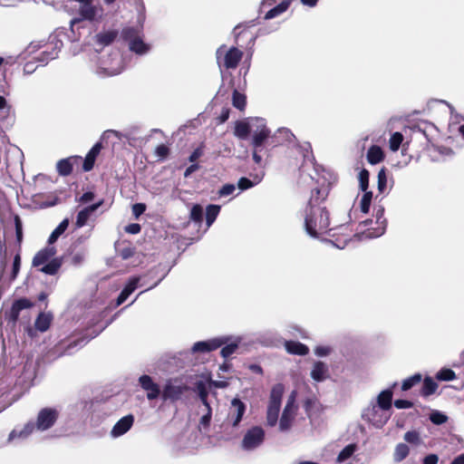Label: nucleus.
Returning a JSON list of instances; mask_svg holds the SVG:
<instances>
[{"label":"nucleus","mask_w":464,"mask_h":464,"mask_svg":"<svg viewBox=\"0 0 464 464\" xmlns=\"http://www.w3.org/2000/svg\"><path fill=\"white\" fill-rule=\"evenodd\" d=\"M329 188L326 186L315 188L311 191V197L304 208V229L308 236L320 238L332 229L330 227V214L322 204L326 200Z\"/></svg>","instance_id":"nucleus-1"},{"label":"nucleus","mask_w":464,"mask_h":464,"mask_svg":"<svg viewBox=\"0 0 464 464\" xmlns=\"http://www.w3.org/2000/svg\"><path fill=\"white\" fill-rule=\"evenodd\" d=\"M58 416L59 412L56 409L44 408L39 411L35 423L29 421L22 429L13 430L9 434L8 440L9 441H14L16 439H26L34 429L42 431L47 430L53 426Z\"/></svg>","instance_id":"nucleus-2"},{"label":"nucleus","mask_w":464,"mask_h":464,"mask_svg":"<svg viewBox=\"0 0 464 464\" xmlns=\"http://www.w3.org/2000/svg\"><path fill=\"white\" fill-rule=\"evenodd\" d=\"M93 0L81 3L77 10V16L70 21V28L72 34V41H78L81 34L76 32L84 28V21L99 22L103 16V8L101 5H93Z\"/></svg>","instance_id":"nucleus-3"},{"label":"nucleus","mask_w":464,"mask_h":464,"mask_svg":"<svg viewBox=\"0 0 464 464\" xmlns=\"http://www.w3.org/2000/svg\"><path fill=\"white\" fill-rule=\"evenodd\" d=\"M384 208L380 207L375 208L376 220L366 219L360 223L361 231L354 234L353 237L362 241L364 239H372L382 236L386 230V219L383 218Z\"/></svg>","instance_id":"nucleus-4"},{"label":"nucleus","mask_w":464,"mask_h":464,"mask_svg":"<svg viewBox=\"0 0 464 464\" xmlns=\"http://www.w3.org/2000/svg\"><path fill=\"white\" fill-rule=\"evenodd\" d=\"M66 37V34L63 31H57L49 37V42L44 46V51L41 53L34 57V60L41 66L46 65L50 61L54 60L58 57V53L63 46V38Z\"/></svg>","instance_id":"nucleus-5"},{"label":"nucleus","mask_w":464,"mask_h":464,"mask_svg":"<svg viewBox=\"0 0 464 464\" xmlns=\"http://www.w3.org/2000/svg\"><path fill=\"white\" fill-rule=\"evenodd\" d=\"M284 391L285 387L282 383H276L271 389L266 411V421L270 427L277 423Z\"/></svg>","instance_id":"nucleus-6"},{"label":"nucleus","mask_w":464,"mask_h":464,"mask_svg":"<svg viewBox=\"0 0 464 464\" xmlns=\"http://www.w3.org/2000/svg\"><path fill=\"white\" fill-rule=\"evenodd\" d=\"M121 37L129 43V49L139 55L146 54L150 50V44L143 42L141 30L139 28H123Z\"/></svg>","instance_id":"nucleus-7"},{"label":"nucleus","mask_w":464,"mask_h":464,"mask_svg":"<svg viewBox=\"0 0 464 464\" xmlns=\"http://www.w3.org/2000/svg\"><path fill=\"white\" fill-rule=\"evenodd\" d=\"M216 56L220 68L236 69L243 57V52L235 46L227 50L226 45L223 44L218 48Z\"/></svg>","instance_id":"nucleus-8"},{"label":"nucleus","mask_w":464,"mask_h":464,"mask_svg":"<svg viewBox=\"0 0 464 464\" xmlns=\"http://www.w3.org/2000/svg\"><path fill=\"white\" fill-rule=\"evenodd\" d=\"M391 416V411L375 405L374 402H371L362 414L363 420L378 429L382 428L390 420Z\"/></svg>","instance_id":"nucleus-9"},{"label":"nucleus","mask_w":464,"mask_h":464,"mask_svg":"<svg viewBox=\"0 0 464 464\" xmlns=\"http://www.w3.org/2000/svg\"><path fill=\"white\" fill-rule=\"evenodd\" d=\"M256 122V127L252 130V140L251 145L253 148L262 149L264 150V146L266 143L271 145V131L266 127V120L263 118H259L255 120Z\"/></svg>","instance_id":"nucleus-10"},{"label":"nucleus","mask_w":464,"mask_h":464,"mask_svg":"<svg viewBox=\"0 0 464 464\" xmlns=\"http://www.w3.org/2000/svg\"><path fill=\"white\" fill-rule=\"evenodd\" d=\"M246 411V403L238 398H234L230 402L225 425L233 429L238 428Z\"/></svg>","instance_id":"nucleus-11"},{"label":"nucleus","mask_w":464,"mask_h":464,"mask_svg":"<svg viewBox=\"0 0 464 464\" xmlns=\"http://www.w3.org/2000/svg\"><path fill=\"white\" fill-rule=\"evenodd\" d=\"M124 70L123 59L120 53L114 52L111 54V63L102 62L96 72L100 76H113L120 74Z\"/></svg>","instance_id":"nucleus-12"},{"label":"nucleus","mask_w":464,"mask_h":464,"mask_svg":"<svg viewBox=\"0 0 464 464\" xmlns=\"http://www.w3.org/2000/svg\"><path fill=\"white\" fill-rule=\"evenodd\" d=\"M295 400L296 392L293 391L291 394L288 396L286 404L285 406L279 421V429L281 431L287 430L292 425L296 411Z\"/></svg>","instance_id":"nucleus-13"},{"label":"nucleus","mask_w":464,"mask_h":464,"mask_svg":"<svg viewBox=\"0 0 464 464\" xmlns=\"http://www.w3.org/2000/svg\"><path fill=\"white\" fill-rule=\"evenodd\" d=\"M265 440V430L255 426L247 430L242 440V448L245 450H252L259 447Z\"/></svg>","instance_id":"nucleus-14"},{"label":"nucleus","mask_w":464,"mask_h":464,"mask_svg":"<svg viewBox=\"0 0 464 464\" xmlns=\"http://www.w3.org/2000/svg\"><path fill=\"white\" fill-rule=\"evenodd\" d=\"M227 342H228V337L225 336L197 342L193 344L191 350L192 353H208L222 347Z\"/></svg>","instance_id":"nucleus-15"},{"label":"nucleus","mask_w":464,"mask_h":464,"mask_svg":"<svg viewBox=\"0 0 464 464\" xmlns=\"http://www.w3.org/2000/svg\"><path fill=\"white\" fill-rule=\"evenodd\" d=\"M32 306V303L26 298H20L15 300L10 310L5 313V318L9 323L15 324L19 318L20 313L22 310L30 308Z\"/></svg>","instance_id":"nucleus-16"},{"label":"nucleus","mask_w":464,"mask_h":464,"mask_svg":"<svg viewBox=\"0 0 464 464\" xmlns=\"http://www.w3.org/2000/svg\"><path fill=\"white\" fill-rule=\"evenodd\" d=\"M103 204V199L92 204L88 207H85L82 210H80L76 216V221L74 223V229H79L86 225H88V221L91 218L93 212H95Z\"/></svg>","instance_id":"nucleus-17"},{"label":"nucleus","mask_w":464,"mask_h":464,"mask_svg":"<svg viewBox=\"0 0 464 464\" xmlns=\"http://www.w3.org/2000/svg\"><path fill=\"white\" fill-rule=\"evenodd\" d=\"M140 387L147 392V398L149 400H155L160 394V386L155 383L152 378L149 375H141L139 379Z\"/></svg>","instance_id":"nucleus-18"},{"label":"nucleus","mask_w":464,"mask_h":464,"mask_svg":"<svg viewBox=\"0 0 464 464\" xmlns=\"http://www.w3.org/2000/svg\"><path fill=\"white\" fill-rule=\"evenodd\" d=\"M134 423V417L132 414H128L120 419L111 430V435L113 438H118L124 435L130 430Z\"/></svg>","instance_id":"nucleus-19"},{"label":"nucleus","mask_w":464,"mask_h":464,"mask_svg":"<svg viewBox=\"0 0 464 464\" xmlns=\"http://www.w3.org/2000/svg\"><path fill=\"white\" fill-rule=\"evenodd\" d=\"M258 118H250L246 121H237L235 126L234 134L240 140H246L252 133L256 122L255 120Z\"/></svg>","instance_id":"nucleus-20"},{"label":"nucleus","mask_w":464,"mask_h":464,"mask_svg":"<svg viewBox=\"0 0 464 464\" xmlns=\"http://www.w3.org/2000/svg\"><path fill=\"white\" fill-rule=\"evenodd\" d=\"M186 389L187 387L184 385L174 384L171 381H169L164 386L162 397L164 400H179Z\"/></svg>","instance_id":"nucleus-21"},{"label":"nucleus","mask_w":464,"mask_h":464,"mask_svg":"<svg viewBox=\"0 0 464 464\" xmlns=\"http://www.w3.org/2000/svg\"><path fill=\"white\" fill-rule=\"evenodd\" d=\"M55 254L56 248L53 246L48 244L46 247L38 251L34 256L33 266L37 267L44 265L45 263H48L51 258L53 259Z\"/></svg>","instance_id":"nucleus-22"},{"label":"nucleus","mask_w":464,"mask_h":464,"mask_svg":"<svg viewBox=\"0 0 464 464\" xmlns=\"http://www.w3.org/2000/svg\"><path fill=\"white\" fill-rule=\"evenodd\" d=\"M85 250L82 249L79 251H74L73 246H72L67 253L63 254L62 256L64 258V264H69L70 266H79L82 264L85 258Z\"/></svg>","instance_id":"nucleus-23"},{"label":"nucleus","mask_w":464,"mask_h":464,"mask_svg":"<svg viewBox=\"0 0 464 464\" xmlns=\"http://www.w3.org/2000/svg\"><path fill=\"white\" fill-rule=\"evenodd\" d=\"M140 281V276H132L129 279L127 285L117 298V305H121L127 300V298L138 288Z\"/></svg>","instance_id":"nucleus-24"},{"label":"nucleus","mask_w":464,"mask_h":464,"mask_svg":"<svg viewBox=\"0 0 464 464\" xmlns=\"http://www.w3.org/2000/svg\"><path fill=\"white\" fill-rule=\"evenodd\" d=\"M14 121V110L4 96L0 95V121L12 124Z\"/></svg>","instance_id":"nucleus-25"},{"label":"nucleus","mask_w":464,"mask_h":464,"mask_svg":"<svg viewBox=\"0 0 464 464\" xmlns=\"http://www.w3.org/2000/svg\"><path fill=\"white\" fill-rule=\"evenodd\" d=\"M311 377L315 382H323L329 377V369L326 363L315 362L311 371Z\"/></svg>","instance_id":"nucleus-26"},{"label":"nucleus","mask_w":464,"mask_h":464,"mask_svg":"<svg viewBox=\"0 0 464 464\" xmlns=\"http://www.w3.org/2000/svg\"><path fill=\"white\" fill-rule=\"evenodd\" d=\"M102 150V144L100 142L95 143L92 148L89 150L85 156L82 169L84 171H90L94 166L95 160Z\"/></svg>","instance_id":"nucleus-27"},{"label":"nucleus","mask_w":464,"mask_h":464,"mask_svg":"<svg viewBox=\"0 0 464 464\" xmlns=\"http://www.w3.org/2000/svg\"><path fill=\"white\" fill-rule=\"evenodd\" d=\"M295 136L291 132L290 130L286 128H280L271 137V145L276 147L277 145L282 144L284 141L290 142Z\"/></svg>","instance_id":"nucleus-28"},{"label":"nucleus","mask_w":464,"mask_h":464,"mask_svg":"<svg viewBox=\"0 0 464 464\" xmlns=\"http://www.w3.org/2000/svg\"><path fill=\"white\" fill-rule=\"evenodd\" d=\"M64 258L65 257H63L62 256L59 257H53L48 263L44 265L40 271L50 276L56 275L61 266L64 264Z\"/></svg>","instance_id":"nucleus-29"},{"label":"nucleus","mask_w":464,"mask_h":464,"mask_svg":"<svg viewBox=\"0 0 464 464\" xmlns=\"http://www.w3.org/2000/svg\"><path fill=\"white\" fill-rule=\"evenodd\" d=\"M375 405L391 411L392 405V388L386 389L380 392L377 396Z\"/></svg>","instance_id":"nucleus-30"},{"label":"nucleus","mask_w":464,"mask_h":464,"mask_svg":"<svg viewBox=\"0 0 464 464\" xmlns=\"http://www.w3.org/2000/svg\"><path fill=\"white\" fill-rule=\"evenodd\" d=\"M285 348L290 354L306 355L309 353V348L305 344L295 341H285Z\"/></svg>","instance_id":"nucleus-31"},{"label":"nucleus","mask_w":464,"mask_h":464,"mask_svg":"<svg viewBox=\"0 0 464 464\" xmlns=\"http://www.w3.org/2000/svg\"><path fill=\"white\" fill-rule=\"evenodd\" d=\"M118 32L115 30L102 32L96 34V43L102 46L110 45L117 37Z\"/></svg>","instance_id":"nucleus-32"},{"label":"nucleus","mask_w":464,"mask_h":464,"mask_svg":"<svg viewBox=\"0 0 464 464\" xmlns=\"http://www.w3.org/2000/svg\"><path fill=\"white\" fill-rule=\"evenodd\" d=\"M383 158V151L379 146L372 145L367 151V160L372 165L380 163Z\"/></svg>","instance_id":"nucleus-33"},{"label":"nucleus","mask_w":464,"mask_h":464,"mask_svg":"<svg viewBox=\"0 0 464 464\" xmlns=\"http://www.w3.org/2000/svg\"><path fill=\"white\" fill-rule=\"evenodd\" d=\"M52 320V314L41 313L35 320L34 326L38 331L45 332L50 327Z\"/></svg>","instance_id":"nucleus-34"},{"label":"nucleus","mask_w":464,"mask_h":464,"mask_svg":"<svg viewBox=\"0 0 464 464\" xmlns=\"http://www.w3.org/2000/svg\"><path fill=\"white\" fill-rule=\"evenodd\" d=\"M69 224V218H64L50 235L48 238V244L53 245L59 238V237L65 232V230L68 228Z\"/></svg>","instance_id":"nucleus-35"},{"label":"nucleus","mask_w":464,"mask_h":464,"mask_svg":"<svg viewBox=\"0 0 464 464\" xmlns=\"http://www.w3.org/2000/svg\"><path fill=\"white\" fill-rule=\"evenodd\" d=\"M72 162L71 158L60 160L56 164V169L61 176H68L72 172Z\"/></svg>","instance_id":"nucleus-36"},{"label":"nucleus","mask_w":464,"mask_h":464,"mask_svg":"<svg viewBox=\"0 0 464 464\" xmlns=\"http://www.w3.org/2000/svg\"><path fill=\"white\" fill-rule=\"evenodd\" d=\"M437 389H438L437 382L431 377H426L423 380L420 394L424 397H428V396L433 394Z\"/></svg>","instance_id":"nucleus-37"},{"label":"nucleus","mask_w":464,"mask_h":464,"mask_svg":"<svg viewBox=\"0 0 464 464\" xmlns=\"http://www.w3.org/2000/svg\"><path fill=\"white\" fill-rule=\"evenodd\" d=\"M289 5L290 3L288 1H283L281 2L279 5H277L276 6L271 8L266 14H265V19L266 20H269V19H273L278 15H280L281 14L285 13L288 7H289Z\"/></svg>","instance_id":"nucleus-38"},{"label":"nucleus","mask_w":464,"mask_h":464,"mask_svg":"<svg viewBox=\"0 0 464 464\" xmlns=\"http://www.w3.org/2000/svg\"><path fill=\"white\" fill-rule=\"evenodd\" d=\"M220 212V206L218 205H208L206 208V223L207 227H210L211 225L217 219L218 214Z\"/></svg>","instance_id":"nucleus-39"},{"label":"nucleus","mask_w":464,"mask_h":464,"mask_svg":"<svg viewBox=\"0 0 464 464\" xmlns=\"http://www.w3.org/2000/svg\"><path fill=\"white\" fill-rule=\"evenodd\" d=\"M356 449L357 446L353 443L347 445L340 452H338L336 461L338 463H343L348 460L353 455Z\"/></svg>","instance_id":"nucleus-40"},{"label":"nucleus","mask_w":464,"mask_h":464,"mask_svg":"<svg viewBox=\"0 0 464 464\" xmlns=\"http://www.w3.org/2000/svg\"><path fill=\"white\" fill-rule=\"evenodd\" d=\"M203 414L199 420V429L208 430L210 426L211 419H212V409L210 405L204 406L202 410Z\"/></svg>","instance_id":"nucleus-41"},{"label":"nucleus","mask_w":464,"mask_h":464,"mask_svg":"<svg viewBox=\"0 0 464 464\" xmlns=\"http://www.w3.org/2000/svg\"><path fill=\"white\" fill-rule=\"evenodd\" d=\"M239 342H240L239 340H237L230 343H227V342L225 344H223L224 346L222 347V349L220 351L221 356L224 359L229 358L237 350V348L239 346Z\"/></svg>","instance_id":"nucleus-42"},{"label":"nucleus","mask_w":464,"mask_h":464,"mask_svg":"<svg viewBox=\"0 0 464 464\" xmlns=\"http://www.w3.org/2000/svg\"><path fill=\"white\" fill-rule=\"evenodd\" d=\"M189 219L200 225L203 221V208L198 205H193L190 209Z\"/></svg>","instance_id":"nucleus-43"},{"label":"nucleus","mask_w":464,"mask_h":464,"mask_svg":"<svg viewBox=\"0 0 464 464\" xmlns=\"http://www.w3.org/2000/svg\"><path fill=\"white\" fill-rule=\"evenodd\" d=\"M422 376L420 373H415L412 376L405 379L401 383V390L406 392L411 389L416 384L421 382Z\"/></svg>","instance_id":"nucleus-44"},{"label":"nucleus","mask_w":464,"mask_h":464,"mask_svg":"<svg viewBox=\"0 0 464 464\" xmlns=\"http://www.w3.org/2000/svg\"><path fill=\"white\" fill-rule=\"evenodd\" d=\"M363 195L360 200V209L363 214H367L370 210L372 193L371 191H363Z\"/></svg>","instance_id":"nucleus-45"},{"label":"nucleus","mask_w":464,"mask_h":464,"mask_svg":"<svg viewBox=\"0 0 464 464\" xmlns=\"http://www.w3.org/2000/svg\"><path fill=\"white\" fill-rule=\"evenodd\" d=\"M436 378L440 381L449 382L455 380L457 378V374L451 369L442 368L437 372Z\"/></svg>","instance_id":"nucleus-46"},{"label":"nucleus","mask_w":464,"mask_h":464,"mask_svg":"<svg viewBox=\"0 0 464 464\" xmlns=\"http://www.w3.org/2000/svg\"><path fill=\"white\" fill-rule=\"evenodd\" d=\"M233 106L240 111H243L246 107V96L237 90H234L232 96Z\"/></svg>","instance_id":"nucleus-47"},{"label":"nucleus","mask_w":464,"mask_h":464,"mask_svg":"<svg viewBox=\"0 0 464 464\" xmlns=\"http://www.w3.org/2000/svg\"><path fill=\"white\" fill-rule=\"evenodd\" d=\"M260 180H261V179H259L257 177L255 179V180H251L246 177H243V178L239 179V180L237 182V187L241 191L246 190L248 188H253L256 184H258L260 182Z\"/></svg>","instance_id":"nucleus-48"},{"label":"nucleus","mask_w":464,"mask_h":464,"mask_svg":"<svg viewBox=\"0 0 464 464\" xmlns=\"http://www.w3.org/2000/svg\"><path fill=\"white\" fill-rule=\"evenodd\" d=\"M403 140V136L401 132H394L392 134L390 140H389V146L391 150L397 151Z\"/></svg>","instance_id":"nucleus-49"},{"label":"nucleus","mask_w":464,"mask_h":464,"mask_svg":"<svg viewBox=\"0 0 464 464\" xmlns=\"http://www.w3.org/2000/svg\"><path fill=\"white\" fill-rule=\"evenodd\" d=\"M197 390H198V397H199L203 406L210 405L208 401V392L207 387L204 384V382H198Z\"/></svg>","instance_id":"nucleus-50"},{"label":"nucleus","mask_w":464,"mask_h":464,"mask_svg":"<svg viewBox=\"0 0 464 464\" xmlns=\"http://www.w3.org/2000/svg\"><path fill=\"white\" fill-rule=\"evenodd\" d=\"M409 454V448L406 444L401 443L396 447L394 459L400 462Z\"/></svg>","instance_id":"nucleus-51"},{"label":"nucleus","mask_w":464,"mask_h":464,"mask_svg":"<svg viewBox=\"0 0 464 464\" xmlns=\"http://www.w3.org/2000/svg\"><path fill=\"white\" fill-rule=\"evenodd\" d=\"M447 420L448 417L439 411H433L430 415V420L436 425H441L445 423Z\"/></svg>","instance_id":"nucleus-52"},{"label":"nucleus","mask_w":464,"mask_h":464,"mask_svg":"<svg viewBox=\"0 0 464 464\" xmlns=\"http://www.w3.org/2000/svg\"><path fill=\"white\" fill-rule=\"evenodd\" d=\"M359 185L362 191H367L369 187V171L365 169L359 173Z\"/></svg>","instance_id":"nucleus-53"},{"label":"nucleus","mask_w":464,"mask_h":464,"mask_svg":"<svg viewBox=\"0 0 464 464\" xmlns=\"http://www.w3.org/2000/svg\"><path fill=\"white\" fill-rule=\"evenodd\" d=\"M335 455H336V451L334 450V446L328 445L327 447H325L324 449V450L322 452L321 460L325 461V462L331 461Z\"/></svg>","instance_id":"nucleus-54"},{"label":"nucleus","mask_w":464,"mask_h":464,"mask_svg":"<svg viewBox=\"0 0 464 464\" xmlns=\"http://www.w3.org/2000/svg\"><path fill=\"white\" fill-rule=\"evenodd\" d=\"M235 191H236V185L231 184V183H227V184H225L224 186H222L218 189V195L220 198L227 197V196L232 195Z\"/></svg>","instance_id":"nucleus-55"},{"label":"nucleus","mask_w":464,"mask_h":464,"mask_svg":"<svg viewBox=\"0 0 464 464\" xmlns=\"http://www.w3.org/2000/svg\"><path fill=\"white\" fill-rule=\"evenodd\" d=\"M387 186V176L385 169L382 168L378 173V189L381 193L384 191Z\"/></svg>","instance_id":"nucleus-56"},{"label":"nucleus","mask_w":464,"mask_h":464,"mask_svg":"<svg viewBox=\"0 0 464 464\" xmlns=\"http://www.w3.org/2000/svg\"><path fill=\"white\" fill-rule=\"evenodd\" d=\"M453 367L459 369L458 376L464 379V350L459 354V358L453 363Z\"/></svg>","instance_id":"nucleus-57"},{"label":"nucleus","mask_w":464,"mask_h":464,"mask_svg":"<svg viewBox=\"0 0 464 464\" xmlns=\"http://www.w3.org/2000/svg\"><path fill=\"white\" fill-rule=\"evenodd\" d=\"M20 266H21V257H20L19 254H16L14 256V261H13V269H12V275H11L12 280L16 278V276L19 273V270H20Z\"/></svg>","instance_id":"nucleus-58"},{"label":"nucleus","mask_w":464,"mask_h":464,"mask_svg":"<svg viewBox=\"0 0 464 464\" xmlns=\"http://www.w3.org/2000/svg\"><path fill=\"white\" fill-rule=\"evenodd\" d=\"M99 334V333H96L94 334L93 335H91L89 336L88 338H82V339H79L77 341H73L72 342L68 347H67V353H70V350L72 346H83L84 344H86L91 339L94 338L95 336H97Z\"/></svg>","instance_id":"nucleus-59"},{"label":"nucleus","mask_w":464,"mask_h":464,"mask_svg":"<svg viewBox=\"0 0 464 464\" xmlns=\"http://www.w3.org/2000/svg\"><path fill=\"white\" fill-rule=\"evenodd\" d=\"M404 440L411 444H418L420 442V435L415 430L407 431L404 435Z\"/></svg>","instance_id":"nucleus-60"},{"label":"nucleus","mask_w":464,"mask_h":464,"mask_svg":"<svg viewBox=\"0 0 464 464\" xmlns=\"http://www.w3.org/2000/svg\"><path fill=\"white\" fill-rule=\"evenodd\" d=\"M118 252L124 260L129 259L134 255V249L129 246L118 248Z\"/></svg>","instance_id":"nucleus-61"},{"label":"nucleus","mask_w":464,"mask_h":464,"mask_svg":"<svg viewBox=\"0 0 464 464\" xmlns=\"http://www.w3.org/2000/svg\"><path fill=\"white\" fill-rule=\"evenodd\" d=\"M169 153V148L165 144L159 145L155 150V154L160 159H165Z\"/></svg>","instance_id":"nucleus-62"},{"label":"nucleus","mask_w":464,"mask_h":464,"mask_svg":"<svg viewBox=\"0 0 464 464\" xmlns=\"http://www.w3.org/2000/svg\"><path fill=\"white\" fill-rule=\"evenodd\" d=\"M146 210V205L143 203H136L132 206V214L135 218H139Z\"/></svg>","instance_id":"nucleus-63"},{"label":"nucleus","mask_w":464,"mask_h":464,"mask_svg":"<svg viewBox=\"0 0 464 464\" xmlns=\"http://www.w3.org/2000/svg\"><path fill=\"white\" fill-rule=\"evenodd\" d=\"M394 406L397 409H410L413 406V403L408 400L399 399L394 401Z\"/></svg>","instance_id":"nucleus-64"}]
</instances>
